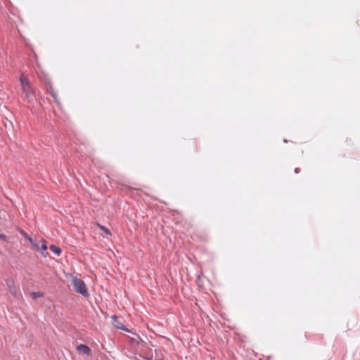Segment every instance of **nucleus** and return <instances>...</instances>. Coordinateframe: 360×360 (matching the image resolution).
Here are the masks:
<instances>
[{
  "instance_id": "nucleus-4",
  "label": "nucleus",
  "mask_w": 360,
  "mask_h": 360,
  "mask_svg": "<svg viewBox=\"0 0 360 360\" xmlns=\"http://www.w3.org/2000/svg\"><path fill=\"white\" fill-rule=\"evenodd\" d=\"M49 249L51 252H53L57 255H59L61 253V249L58 247H56V245H50Z\"/></svg>"
},
{
  "instance_id": "nucleus-8",
  "label": "nucleus",
  "mask_w": 360,
  "mask_h": 360,
  "mask_svg": "<svg viewBox=\"0 0 360 360\" xmlns=\"http://www.w3.org/2000/svg\"><path fill=\"white\" fill-rule=\"evenodd\" d=\"M25 238L32 244H34V240L32 238L27 234H25Z\"/></svg>"
},
{
  "instance_id": "nucleus-11",
  "label": "nucleus",
  "mask_w": 360,
  "mask_h": 360,
  "mask_svg": "<svg viewBox=\"0 0 360 360\" xmlns=\"http://www.w3.org/2000/svg\"><path fill=\"white\" fill-rule=\"evenodd\" d=\"M41 249L43 250H47V245H45V244L41 245Z\"/></svg>"
},
{
  "instance_id": "nucleus-7",
  "label": "nucleus",
  "mask_w": 360,
  "mask_h": 360,
  "mask_svg": "<svg viewBox=\"0 0 360 360\" xmlns=\"http://www.w3.org/2000/svg\"><path fill=\"white\" fill-rule=\"evenodd\" d=\"M49 92H50V94L51 95V96L54 98L55 101L56 103H58L57 96H56V93L53 89L49 90Z\"/></svg>"
},
{
  "instance_id": "nucleus-10",
  "label": "nucleus",
  "mask_w": 360,
  "mask_h": 360,
  "mask_svg": "<svg viewBox=\"0 0 360 360\" xmlns=\"http://www.w3.org/2000/svg\"><path fill=\"white\" fill-rule=\"evenodd\" d=\"M101 229H102V230H103L105 233H110L109 230H108L107 228H105V227H104V226H101Z\"/></svg>"
},
{
  "instance_id": "nucleus-6",
  "label": "nucleus",
  "mask_w": 360,
  "mask_h": 360,
  "mask_svg": "<svg viewBox=\"0 0 360 360\" xmlns=\"http://www.w3.org/2000/svg\"><path fill=\"white\" fill-rule=\"evenodd\" d=\"M6 285L8 286V288H9V290L13 292V290H12V288H13V281H11V280H6Z\"/></svg>"
},
{
  "instance_id": "nucleus-14",
  "label": "nucleus",
  "mask_w": 360,
  "mask_h": 360,
  "mask_svg": "<svg viewBox=\"0 0 360 360\" xmlns=\"http://www.w3.org/2000/svg\"><path fill=\"white\" fill-rule=\"evenodd\" d=\"M112 319H113L114 320H116V319H117V317L116 316H112Z\"/></svg>"
},
{
  "instance_id": "nucleus-5",
  "label": "nucleus",
  "mask_w": 360,
  "mask_h": 360,
  "mask_svg": "<svg viewBox=\"0 0 360 360\" xmlns=\"http://www.w3.org/2000/svg\"><path fill=\"white\" fill-rule=\"evenodd\" d=\"M43 296H44V292H32L31 293V297L34 300H37V298L43 297Z\"/></svg>"
},
{
  "instance_id": "nucleus-1",
  "label": "nucleus",
  "mask_w": 360,
  "mask_h": 360,
  "mask_svg": "<svg viewBox=\"0 0 360 360\" xmlns=\"http://www.w3.org/2000/svg\"><path fill=\"white\" fill-rule=\"evenodd\" d=\"M72 285H73L74 290L77 292L83 295L84 297H88L89 295L88 290L85 283L77 277H74L72 281Z\"/></svg>"
},
{
  "instance_id": "nucleus-13",
  "label": "nucleus",
  "mask_w": 360,
  "mask_h": 360,
  "mask_svg": "<svg viewBox=\"0 0 360 360\" xmlns=\"http://www.w3.org/2000/svg\"><path fill=\"white\" fill-rule=\"evenodd\" d=\"M116 327H117V328H124V326H123L122 324H121V326H116Z\"/></svg>"
},
{
  "instance_id": "nucleus-15",
  "label": "nucleus",
  "mask_w": 360,
  "mask_h": 360,
  "mask_svg": "<svg viewBox=\"0 0 360 360\" xmlns=\"http://www.w3.org/2000/svg\"><path fill=\"white\" fill-rule=\"evenodd\" d=\"M34 246H35L36 248L38 249V245L37 244H34Z\"/></svg>"
},
{
  "instance_id": "nucleus-12",
  "label": "nucleus",
  "mask_w": 360,
  "mask_h": 360,
  "mask_svg": "<svg viewBox=\"0 0 360 360\" xmlns=\"http://www.w3.org/2000/svg\"><path fill=\"white\" fill-rule=\"evenodd\" d=\"M300 168H295V172L296 174L299 173V172H300Z\"/></svg>"
},
{
  "instance_id": "nucleus-3",
  "label": "nucleus",
  "mask_w": 360,
  "mask_h": 360,
  "mask_svg": "<svg viewBox=\"0 0 360 360\" xmlns=\"http://www.w3.org/2000/svg\"><path fill=\"white\" fill-rule=\"evenodd\" d=\"M77 349L79 353L83 354H91V349L86 345H79L77 347Z\"/></svg>"
},
{
  "instance_id": "nucleus-9",
  "label": "nucleus",
  "mask_w": 360,
  "mask_h": 360,
  "mask_svg": "<svg viewBox=\"0 0 360 360\" xmlns=\"http://www.w3.org/2000/svg\"><path fill=\"white\" fill-rule=\"evenodd\" d=\"M0 239L6 241L7 240V236L5 234L0 233Z\"/></svg>"
},
{
  "instance_id": "nucleus-2",
  "label": "nucleus",
  "mask_w": 360,
  "mask_h": 360,
  "mask_svg": "<svg viewBox=\"0 0 360 360\" xmlns=\"http://www.w3.org/2000/svg\"><path fill=\"white\" fill-rule=\"evenodd\" d=\"M20 80L22 91L25 94V96H26L27 101L29 102H30L31 101L33 100V91L30 88V84L27 82V81L25 79H24L22 77H20Z\"/></svg>"
}]
</instances>
